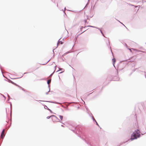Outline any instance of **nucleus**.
Returning <instances> with one entry per match:
<instances>
[{
    "label": "nucleus",
    "mask_w": 146,
    "mask_h": 146,
    "mask_svg": "<svg viewBox=\"0 0 146 146\" xmlns=\"http://www.w3.org/2000/svg\"><path fill=\"white\" fill-rule=\"evenodd\" d=\"M140 136V134L139 131L138 130H135L131 136V139L132 140L136 139L137 138L139 137Z\"/></svg>",
    "instance_id": "1"
},
{
    "label": "nucleus",
    "mask_w": 146,
    "mask_h": 146,
    "mask_svg": "<svg viewBox=\"0 0 146 146\" xmlns=\"http://www.w3.org/2000/svg\"><path fill=\"white\" fill-rule=\"evenodd\" d=\"M5 129H3V131H2L1 133V137L2 139H3V138L4 137L5 135Z\"/></svg>",
    "instance_id": "2"
},
{
    "label": "nucleus",
    "mask_w": 146,
    "mask_h": 146,
    "mask_svg": "<svg viewBox=\"0 0 146 146\" xmlns=\"http://www.w3.org/2000/svg\"><path fill=\"white\" fill-rule=\"evenodd\" d=\"M112 61L113 62V64L114 65L116 62V60L115 58H113L112 59Z\"/></svg>",
    "instance_id": "3"
},
{
    "label": "nucleus",
    "mask_w": 146,
    "mask_h": 146,
    "mask_svg": "<svg viewBox=\"0 0 146 146\" xmlns=\"http://www.w3.org/2000/svg\"><path fill=\"white\" fill-rule=\"evenodd\" d=\"M62 43L63 42L61 41H60V40H59L58 42L57 45L60 44H62Z\"/></svg>",
    "instance_id": "4"
},
{
    "label": "nucleus",
    "mask_w": 146,
    "mask_h": 146,
    "mask_svg": "<svg viewBox=\"0 0 146 146\" xmlns=\"http://www.w3.org/2000/svg\"><path fill=\"white\" fill-rule=\"evenodd\" d=\"M59 117L61 121H62L63 119V116L61 115H59Z\"/></svg>",
    "instance_id": "5"
},
{
    "label": "nucleus",
    "mask_w": 146,
    "mask_h": 146,
    "mask_svg": "<svg viewBox=\"0 0 146 146\" xmlns=\"http://www.w3.org/2000/svg\"><path fill=\"white\" fill-rule=\"evenodd\" d=\"M51 82V80H49L48 81L47 83L48 84H49Z\"/></svg>",
    "instance_id": "6"
},
{
    "label": "nucleus",
    "mask_w": 146,
    "mask_h": 146,
    "mask_svg": "<svg viewBox=\"0 0 146 146\" xmlns=\"http://www.w3.org/2000/svg\"><path fill=\"white\" fill-rule=\"evenodd\" d=\"M51 117V116H50V117H47V118L48 119H49L50 117Z\"/></svg>",
    "instance_id": "7"
},
{
    "label": "nucleus",
    "mask_w": 146,
    "mask_h": 146,
    "mask_svg": "<svg viewBox=\"0 0 146 146\" xmlns=\"http://www.w3.org/2000/svg\"><path fill=\"white\" fill-rule=\"evenodd\" d=\"M83 28V27H81V28H80V29L81 30H82V29Z\"/></svg>",
    "instance_id": "8"
},
{
    "label": "nucleus",
    "mask_w": 146,
    "mask_h": 146,
    "mask_svg": "<svg viewBox=\"0 0 146 146\" xmlns=\"http://www.w3.org/2000/svg\"><path fill=\"white\" fill-rule=\"evenodd\" d=\"M61 126H62V127H64V125H61Z\"/></svg>",
    "instance_id": "9"
},
{
    "label": "nucleus",
    "mask_w": 146,
    "mask_h": 146,
    "mask_svg": "<svg viewBox=\"0 0 146 146\" xmlns=\"http://www.w3.org/2000/svg\"><path fill=\"white\" fill-rule=\"evenodd\" d=\"M85 31H84V32H82L81 33H83L84 32H85Z\"/></svg>",
    "instance_id": "10"
}]
</instances>
